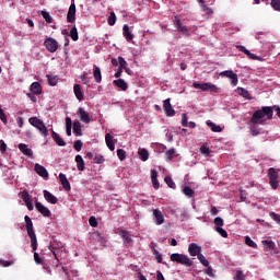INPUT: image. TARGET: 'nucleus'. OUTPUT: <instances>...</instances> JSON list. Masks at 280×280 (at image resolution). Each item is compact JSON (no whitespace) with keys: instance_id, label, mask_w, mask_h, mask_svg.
I'll return each mask as SVG.
<instances>
[{"instance_id":"nucleus-42","label":"nucleus","mask_w":280,"mask_h":280,"mask_svg":"<svg viewBox=\"0 0 280 280\" xmlns=\"http://www.w3.org/2000/svg\"><path fill=\"white\" fill-rule=\"evenodd\" d=\"M40 14H42L43 19L46 21V23H48V24L54 23V18H51V15L49 14V12H47V11H42Z\"/></svg>"},{"instance_id":"nucleus-52","label":"nucleus","mask_w":280,"mask_h":280,"mask_svg":"<svg viewBox=\"0 0 280 280\" xmlns=\"http://www.w3.org/2000/svg\"><path fill=\"white\" fill-rule=\"evenodd\" d=\"M270 4L277 12H280V0H271Z\"/></svg>"},{"instance_id":"nucleus-29","label":"nucleus","mask_w":280,"mask_h":280,"mask_svg":"<svg viewBox=\"0 0 280 280\" xmlns=\"http://www.w3.org/2000/svg\"><path fill=\"white\" fill-rule=\"evenodd\" d=\"M151 180H152V185L155 189H159L160 184H159V172H156V170L152 168L151 170Z\"/></svg>"},{"instance_id":"nucleus-57","label":"nucleus","mask_w":280,"mask_h":280,"mask_svg":"<svg viewBox=\"0 0 280 280\" xmlns=\"http://www.w3.org/2000/svg\"><path fill=\"white\" fill-rule=\"evenodd\" d=\"M200 152L203 154V156H209L211 154L209 147H201Z\"/></svg>"},{"instance_id":"nucleus-54","label":"nucleus","mask_w":280,"mask_h":280,"mask_svg":"<svg viewBox=\"0 0 280 280\" xmlns=\"http://www.w3.org/2000/svg\"><path fill=\"white\" fill-rule=\"evenodd\" d=\"M182 126H184V128H187V126H189L187 114H182Z\"/></svg>"},{"instance_id":"nucleus-32","label":"nucleus","mask_w":280,"mask_h":280,"mask_svg":"<svg viewBox=\"0 0 280 280\" xmlns=\"http://www.w3.org/2000/svg\"><path fill=\"white\" fill-rule=\"evenodd\" d=\"M52 139L57 143V145H60V148H65L67 145V142L58 135L56 131H52Z\"/></svg>"},{"instance_id":"nucleus-9","label":"nucleus","mask_w":280,"mask_h":280,"mask_svg":"<svg viewBox=\"0 0 280 280\" xmlns=\"http://www.w3.org/2000/svg\"><path fill=\"white\" fill-rule=\"evenodd\" d=\"M152 218L156 226H161V224H164L165 222V217L163 215V212L160 209L153 210Z\"/></svg>"},{"instance_id":"nucleus-11","label":"nucleus","mask_w":280,"mask_h":280,"mask_svg":"<svg viewBox=\"0 0 280 280\" xmlns=\"http://www.w3.org/2000/svg\"><path fill=\"white\" fill-rule=\"evenodd\" d=\"M221 75L224 78H229L231 80L232 86H237V82H240V79L237 78V73L233 72V70H225L221 72Z\"/></svg>"},{"instance_id":"nucleus-5","label":"nucleus","mask_w":280,"mask_h":280,"mask_svg":"<svg viewBox=\"0 0 280 280\" xmlns=\"http://www.w3.org/2000/svg\"><path fill=\"white\" fill-rule=\"evenodd\" d=\"M171 261H176V264H182V266H194V261H191V258L184 254H172Z\"/></svg>"},{"instance_id":"nucleus-6","label":"nucleus","mask_w":280,"mask_h":280,"mask_svg":"<svg viewBox=\"0 0 280 280\" xmlns=\"http://www.w3.org/2000/svg\"><path fill=\"white\" fill-rule=\"evenodd\" d=\"M194 89H199V91H210V93H219L220 89H218V85L213 83H198L194 82L192 83Z\"/></svg>"},{"instance_id":"nucleus-45","label":"nucleus","mask_w":280,"mask_h":280,"mask_svg":"<svg viewBox=\"0 0 280 280\" xmlns=\"http://www.w3.org/2000/svg\"><path fill=\"white\" fill-rule=\"evenodd\" d=\"M164 180L171 189H176V183H174V179H172V177L167 176L164 178Z\"/></svg>"},{"instance_id":"nucleus-25","label":"nucleus","mask_w":280,"mask_h":280,"mask_svg":"<svg viewBox=\"0 0 280 280\" xmlns=\"http://www.w3.org/2000/svg\"><path fill=\"white\" fill-rule=\"evenodd\" d=\"M44 198L46 201H48L50 205H57L58 198L54 196L49 190H44Z\"/></svg>"},{"instance_id":"nucleus-37","label":"nucleus","mask_w":280,"mask_h":280,"mask_svg":"<svg viewBox=\"0 0 280 280\" xmlns=\"http://www.w3.org/2000/svg\"><path fill=\"white\" fill-rule=\"evenodd\" d=\"M138 156L140 158V161H148L150 159V153L145 149H139Z\"/></svg>"},{"instance_id":"nucleus-28","label":"nucleus","mask_w":280,"mask_h":280,"mask_svg":"<svg viewBox=\"0 0 280 280\" xmlns=\"http://www.w3.org/2000/svg\"><path fill=\"white\" fill-rule=\"evenodd\" d=\"M113 84L120 89V91H128V83L124 79L114 80Z\"/></svg>"},{"instance_id":"nucleus-4","label":"nucleus","mask_w":280,"mask_h":280,"mask_svg":"<svg viewBox=\"0 0 280 280\" xmlns=\"http://www.w3.org/2000/svg\"><path fill=\"white\" fill-rule=\"evenodd\" d=\"M268 178H269V185L271 189H279V171L275 167H270L268 170Z\"/></svg>"},{"instance_id":"nucleus-48","label":"nucleus","mask_w":280,"mask_h":280,"mask_svg":"<svg viewBox=\"0 0 280 280\" xmlns=\"http://www.w3.org/2000/svg\"><path fill=\"white\" fill-rule=\"evenodd\" d=\"M70 38L72 40H78L79 36H78V28L75 26H73L70 31Z\"/></svg>"},{"instance_id":"nucleus-26","label":"nucleus","mask_w":280,"mask_h":280,"mask_svg":"<svg viewBox=\"0 0 280 280\" xmlns=\"http://www.w3.org/2000/svg\"><path fill=\"white\" fill-rule=\"evenodd\" d=\"M122 36L126 38V40H133L135 39V35L130 31V26H128V24H125L122 26Z\"/></svg>"},{"instance_id":"nucleus-19","label":"nucleus","mask_w":280,"mask_h":280,"mask_svg":"<svg viewBox=\"0 0 280 280\" xmlns=\"http://www.w3.org/2000/svg\"><path fill=\"white\" fill-rule=\"evenodd\" d=\"M59 180L65 191H71V183H69V179L67 178V175H65V173L59 174Z\"/></svg>"},{"instance_id":"nucleus-51","label":"nucleus","mask_w":280,"mask_h":280,"mask_svg":"<svg viewBox=\"0 0 280 280\" xmlns=\"http://www.w3.org/2000/svg\"><path fill=\"white\" fill-rule=\"evenodd\" d=\"M118 63H119V69H126L128 67V62L124 57H118Z\"/></svg>"},{"instance_id":"nucleus-33","label":"nucleus","mask_w":280,"mask_h":280,"mask_svg":"<svg viewBox=\"0 0 280 280\" xmlns=\"http://www.w3.org/2000/svg\"><path fill=\"white\" fill-rule=\"evenodd\" d=\"M182 191L184 194V196H186V198H194L196 191H194V189H191V187L189 186H184L182 188Z\"/></svg>"},{"instance_id":"nucleus-56","label":"nucleus","mask_w":280,"mask_h":280,"mask_svg":"<svg viewBox=\"0 0 280 280\" xmlns=\"http://www.w3.org/2000/svg\"><path fill=\"white\" fill-rule=\"evenodd\" d=\"M234 280H245L244 272L242 270H237Z\"/></svg>"},{"instance_id":"nucleus-18","label":"nucleus","mask_w":280,"mask_h":280,"mask_svg":"<svg viewBox=\"0 0 280 280\" xmlns=\"http://www.w3.org/2000/svg\"><path fill=\"white\" fill-rule=\"evenodd\" d=\"M35 172L40 176L42 178H49V172H47V168L40 164H35Z\"/></svg>"},{"instance_id":"nucleus-14","label":"nucleus","mask_w":280,"mask_h":280,"mask_svg":"<svg viewBox=\"0 0 280 280\" xmlns=\"http://www.w3.org/2000/svg\"><path fill=\"white\" fill-rule=\"evenodd\" d=\"M188 253L190 257H198V255H202V247L196 243H190L188 246Z\"/></svg>"},{"instance_id":"nucleus-22","label":"nucleus","mask_w":280,"mask_h":280,"mask_svg":"<svg viewBox=\"0 0 280 280\" xmlns=\"http://www.w3.org/2000/svg\"><path fill=\"white\" fill-rule=\"evenodd\" d=\"M68 23H75V3H71L67 14Z\"/></svg>"},{"instance_id":"nucleus-10","label":"nucleus","mask_w":280,"mask_h":280,"mask_svg":"<svg viewBox=\"0 0 280 280\" xmlns=\"http://www.w3.org/2000/svg\"><path fill=\"white\" fill-rule=\"evenodd\" d=\"M35 209L43 215V218H51V210H49L45 205H42L40 201L35 203Z\"/></svg>"},{"instance_id":"nucleus-43","label":"nucleus","mask_w":280,"mask_h":280,"mask_svg":"<svg viewBox=\"0 0 280 280\" xmlns=\"http://www.w3.org/2000/svg\"><path fill=\"white\" fill-rule=\"evenodd\" d=\"M107 23L108 25L113 26L115 25V23H117V15L115 14V12H110L108 19H107Z\"/></svg>"},{"instance_id":"nucleus-36","label":"nucleus","mask_w":280,"mask_h":280,"mask_svg":"<svg viewBox=\"0 0 280 280\" xmlns=\"http://www.w3.org/2000/svg\"><path fill=\"white\" fill-rule=\"evenodd\" d=\"M75 163L79 172H84V159L82 158V155L75 156Z\"/></svg>"},{"instance_id":"nucleus-1","label":"nucleus","mask_w":280,"mask_h":280,"mask_svg":"<svg viewBox=\"0 0 280 280\" xmlns=\"http://www.w3.org/2000/svg\"><path fill=\"white\" fill-rule=\"evenodd\" d=\"M272 115H275L272 107L265 106L253 114L250 121L255 125L266 126L272 119Z\"/></svg>"},{"instance_id":"nucleus-44","label":"nucleus","mask_w":280,"mask_h":280,"mask_svg":"<svg viewBox=\"0 0 280 280\" xmlns=\"http://www.w3.org/2000/svg\"><path fill=\"white\" fill-rule=\"evenodd\" d=\"M197 259L200 261L201 265L205 266V268H209V260L205 257V255L199 254Z\"/></svg>"},{"instance_id":"nucleus-27","label":"nucleus","mask_w":280,"mask_h":280,"mask_svg":"<svg viewBox=\"0 0 280 280\" xmlns=\"http://www.w3.org/2000/svg\"><path fill=\"white\" fill-rule=\"evenodd\" d=\"M72 130L75 137H82V124L80 122V120L73 121Z\"/></svg>"},{"instance_id":"nucleus-2","label":"nucleus","mask_w":280,"mask_h":280,"mask_svg":"<svg viewBox=\"0 0 280 280\" xmlns=\"http://www.w3.org/2000/svg\"><path fill=\"white\" fill-rule=\"evenodd\" d=\"M24 220H25V224H26L27 235L31 240V246H32L33 250H37L38 249V241L36 238V232H34V223L32 222V219L30 218V215H25Z\"/></svg>"},{"instance_id":"nucleus-61","label":"nucleus","mask_w":280,"mask_h":280,"mask_svg":"<svg viewBox=\"0 0 280 280\" xmlns=\"http://www.w3.org/2000/svg\"><path fill=\"white\" fill-rule=\"evenodd\" d=\"M8 150V144H5V141L0 140V152L3 154Z\"/></svg>"},{"instance_id":"nucleus-39","label":"nucleus","mask_w":280,"mask_h":280,"mask_svg":"<svg viewBox=\"0 0 280 280\" xmlns=\"http://www.w3.org/2000/svg\"><path fill=\"white\" fill-rule=\"evenodd\" d=\"M72 126H73V122L71 121V117H66V135L68 137H71Z\"/></svg>"},{"instance_id":"nucleus-23","label":"nucleus","mask_w":280,"mask_h":280,"mask_svg":"<svg viewBox=\"0 0 280 280\" xmlns=\"http://www.w3.org/2000/svg\"><path fill=\"white\" fill-rule=\"evenodd\" d=\"M73 93L79 102H83L84 100V92H82V85L74 84Z\"/></svg>"},{"instance_id":"nucleus-55","label":"nucleus","mask_w":280,"mask_h":280,"mask_svg":"<svg viewBox=\"0 0 280 280\" xmlns=\"http://www.w3.org/2000/svg\"><path fill=\"white\" fill-rule=\"evenodd\" d=\"M0 119L3 124H8V116L5 115V112H3V108L0 107Z\"/></svg>"},{"instance_id":"nucleus-17","label":"nucleus","mask_w":280,"mask_h":280,"mask_svg":"<svg viewBox=\"0 0 280 280\" xmlns=\"http://www.w3.org/2000/svg\"><path fill=\"white\" fill-rule=\"evenodd\" d=\"M176 156H180V154L176 153V149L171 148L165 151V161L166 163H172Z\"/></svg>"},{"instance_id":"nucleus-47","label":"nucleus","mask_w":280,"mask_h":280,"mask_svg":"<svg viewBox=\"0 0 280 280\" xmlns=\"http://www.w3.org/2000/svg\"><path fill=\"white\" fill-rule=\"evenodd\" d=\"M245 244L249 246L250 248H257V243L255 241L250 240V236L245 237Z\"/></svg>"},{"instance_id":"nucleus-34","label":"nucleus","mask_w":280,"mask_h":280,"mask_svg":"<svg viewBox=\"0 0 280 280\" xmlns=\"http://www.w3.org/2000/svg\"><path fill=\"white\" fill-rule=\"evenodd\" d=\"M206 124L211 128L212 132H222V127H220V125H217L211 120H207Z\"/></svg>"},{"instance_id":"nucleus-49","label":"nucleus","mask_w":280,"mask_h":280,"mask_svg":"<svg viewBox=\"0 0 280 280\" xmlns=\"http://www.w3.org/2000/svg\"><path fill=\"white\" fill-rule=\"evenodd\" d=\"M117 156H118L119 161H126V150L118 149L117 150Z\"/></svg>"},{"instance_id":"nucleus-46","label":"nucleus","mask_w":280,"mask_h":280,"mask_svg":"<svg viewBox=\"0 0 280 280\" xmlns=\"http://www.w3.org/2000/svg\"><path fill=\"white\" fill-rule=\"evenodd\" d=\"M214 229H222V226H224V220L220 217H217L214 219Z\"/></svg>"},{"instance_id":"nucleus-63","label":"nucleus","mask_w":280,"mask_h":280,"mask_svg":"<svg viewBox=\"0 0 280 280\" xmlns=\"http://www.w3.org/2000/svg\"><path fill=\"white\" fill-rule=\"evenodd\" d=\"M206 275H208V277H215V275L213 273V267L208 266V269L206 270Z\"/></svg>"},{"instance_id":"nucleus-8","label":"nucleus","mask_w":280,"mask_h":280,"mask_svg":"<svg viewBox=\"0 0 280 280\" xmlns=\"http://www.w3.org/2000/svg\"><path fill=\"white\" fill-rule=\"evenodd\" d=\"M44 46L50 54H56V51H58L59 44L54 37H47L44 42Z\"/></svg>"},{"instance_id":"nucleus-7","label":"nucleus","mask_w":280,"mask_h":280,"mask_svg":"<svg viewBox=\"0 0 280 280\" xmlns=\"http://www.w3.org/2000/svg\"><path fill=\"white\" fill-rule=\"evenodd\" d=\"M261 244L265 253H270V255L279 254V250H277V244L272 240H262Z\"/></svg>"},{"instance_id":"nucleus-3","label":"nucleus","mask_w":280,"mask_h":280,"mask_svg":"<svg viewBox=\"0 0 280 280\" xmlns=\"http://www.w3.org/2000/svg\"><path fill=\"white\" fill-rule=\"evenodd\" d=\"M28 124L33 126V128H36V130L39 131V135L42 137H49V131L47 130V126H45V122L40 120L38 117H31L28 118Z\"/></svg>"},{"instance_id":"nucleus-24","label":"nucleus","mask_w":280,"mask_h":280,"mask_svg":"<svg viewBox=\"0 0 280 280\" xmlns=\"http://www.w3.org/2000/svg\"><path fill=\"white\" fill-rule=\"evenodd\" d=\"M30 91L33 95H42L43 86L38 82H33L30 86Z\"/></svg>"},{"instance_id":"nucleus-50","label":"nucleus","mask_w":280,"mask_h":280,"mask_svg":"<svg viewBox=\"0 0 280 280\" xmlns=\"http://www.w3.org/2000/svg\"><path fill=\"white\" fill-rule=\"evenodd\" d=\"M214 231H217L221 237H229V233L222 228H214Z\"/></svg>"},{"instance_id":"nucleus-40","label":"nucleus","mask_w":280,"mask_h":280,"mask_svg":"<svg viewBox=\"0 0 280 280\" xmlns=\"http://www.w3.org/2000/svg\"><path fill=\"white\" fill-rule=\"evenodd\" d=\"M175 27L177 28V32H180L182 34H187V26L183 25V23H180V20H177L175 22Z\"/></svg>"},{"instance_id":"nucleus-12","label":"nucleus","mask_w":280,"mask_h":280,"mask_svg":"<svg viewBox=\"0 0 280 280\" xmlns=\"http://www.w3.org/2000/svg\"><path fill=\"white\" fill-rule=\"evenodd\" d=\"M163 109L166 117H174V115H176V110H174V107H172V103L170 102V98H166L165 101H163Z\"/></svg>"},{"instance_id":"nucleus-13","label":"nucleus","mask_w":280,"mask_h":280,"mask_svg":"<svg viewBox=\"0 0 280 280\" xmlns=\"http://www.w3.org/2000/svg\"><path fill=\"white\" fill-rule=\"evenodd\" d=\"M77 115L82 124H91V116L84 110V108L79 107L77 109Z\"/></svg>"},{"instance_id":"nucleus-20","label":"nucleus","mask_w":280,"mask_h":280,"mask_svg":"<svg viewBox=\"0 0 280 280\" xmlns=\"http://www.w3.org/2000/svg\"><path fill=\"white\" fill-rule=\"evenodd\" d=\"M119 235L122 238L124 244H132V235L130 232H128V230H119Z\"/></svg>"},{"instance_id":"nucleus-41","label":"nucleus","mask_w":280,"mask_h":280,"mask_svg":"<svg viewBox=\"0 0 280 280\" xmlns=\"http://www.w3.org/2000/svg\"><path fill=\"white\" fill-rule=\"evenodd\" d=\"M47 80L50 86H56V84H58V75L48 74Z\"/></svg>"},{"instance_id":"nucleus-59","label":"nucleus","mask_w":280,"mask_h":280,"mask_svg":"<svg viewBox=\"0 0 280 280\" xmlns=\"http://www.w3.org/2000/svg\"><path fill=\"white\" fill-rule=\"evenodd\" d=\"M49 250L52 253V255L55 256V258L58 260V252L56 249V245L51 244L48 246Z\"/></svg>"},{"instance_id":"nucleus-38","label":"nucleus","mask_w":280,"mask_h":280,"mask_svg":"<svg viewBox=\"0 0 280 280\" xmlns=\"http://www.w3.org/2000/svg\"><path fill=\"white\" fill-rule=\"evenodd\" d=\"M201 10L206 13V14H213V10H211V8L207 7V4H205V0H197Z\"/></svg>"},{"instance_id":"nucleus-16","label":"nucleus","mask_w":280,"mask_h":280,"mask_svg":"<svg viewBox=\"0 0 280 280\" xmlns=\"http://www.w3.org/2000/svg\"><path fill=\"white\" fill-rule=\"evenodd\" d=\"M20 152H22V154H24V156H28V159H32L34 156V151H32V149L30 148V145L25 144V143H20L18 145Z\"/></svg>"},{"instance_id":"nucleus-58","label":"nucleus","mask_w":280,"mask_h":280,"mask_svg":"<svg viewBox=\"0 0 280 280\" xmlns=\"http://www.w3.org/2000/svg\"><path fill=\"white\" fill-rule=\"evenodd\" d=\"M82 145H83V143L81 142V140H77V141L74 142L73 148H74V150H75L77 152H80V151L82 150Z\"/></svg>"},{"instance_id":"nucleus-60","label":"nucleus","mask_w":280,"mask_h":280,"mask_svg":"<svg viewBox=\"0 0 280 280\" xmlns=\"http://www.w3.org/2000/svg\"><path fill=\"white\" fill-rule=\"evenodd\" d=\"M250 132L253 137H257V135H259V129H257V125L253 124V126L250 127Z\"/></svg>"},{"instance_id":"nucleus-21","label":"nucleus","mask_w":280,"mask_h":280,"mask_svg":"<svg viewBox=\"0 0 280 280\" xmlns=\"http://www.w3.org/2000/svg\"><path fill=\"white\" fill-rule=\"evenodd\" d=\"M236 47H237V49H240V51L245 54V56H247V58H250V60H261V57L250 52V50H248L246 47H244V46H236Z\"/></svg>"},{"instance_id":"nucleus-64","label":"nucleus","mask_w":280,"mask_h":280,"mask_svg":"<svg viewBox=\"0 0 280 280\" xmlns=\"http://www.w3.org/2000/svg\"><path fill=\"white\" fill-rule=\"evenodd\" d=\"M270 215H271L272 220H275V222L280 224V214L272 212Z\"/></svg>"},{"instance_id":"nucleus-53","label":"nucleus","mask_w":280,"mask_h":280,"mask_svg":"<svg viewBox=\"0 0 280 280\" xmlns=\"http://www.w3.org/2000/svg\"><path fill=\"white\" fill-rule=\"evenodd\" d=\"M89 224H90V226H92L93 229H96V226H97V224H98L97 218H95V217H90V219H89Z\"/></svg>"},{"instance_id":"nucleus-30","label":"nucleus","mask_w":280,"mask_h":280,"mask_svg":"<svg viewBox=\"0 0 280 280\" xmlns=\"http://www.w3.org/2000/svg\"><path fill=\"white\" fill-rule=\"evenodd\" d=\"M236 93L241 95V97H244V100H253V95H250V92L244 88H237Z\"/></svg>"},{"instance_id":"nucleus-15","label":"nucleus","mask_w":280,"mask_h":280,"mask_svg":"<svg viewBox=\"0 0 280 280\" xmlns=\"http://www.w3.org/2000/svg\"><path fill=\"white\" fill-rule=\"evenodd\" d=\"M105 142H106L108 150H110V152H115V144L117 143V139H115V137H113V135L106 133Z\"/></svg>"},{"instance_id":"nucleus-35","label":"nucleus","mask_w":280,"mask_h":280,"mask_svg":"<svg viewBox=\"0 0 280 280\" xmlns=\"http://www.w3.org/2000/svg\"><path fill=\"white\" fill-rule=\"evenodd\" d=\"M19 197L22 198L24 203L32 201V195L27 190H23L19 194Z\"/></svg>"},{"instance_id":"nucleus-31","label":"nucleus","mask_w":280,"mask_h":280,"mask_svg":"<svg viewBox=\"0 0 280 280\" xmlns=\"http://www.w3.org/2000/svg\"><path fill=\"white\" fill-rule=\"evenodd\" d=\"M93 75H94L95 82H97V84H100L102 82V69H100V67H97V66H94L93 67Z\"/></svg>"},{"instance_id":"nucleus-62","label":"nucleus","mask_w":280,"mask_h":280,"mask_svg":"<svg viewBox=\"0 0 280 280\" xmlns=\"http://www.w3.org/2000/svg\"><path fill=\"white\" fill-rule=\"evenodd\" d=\"M34 261L35 264H43V258H40V255L38 253H34Z\"/></svg>"}]
</instances>
